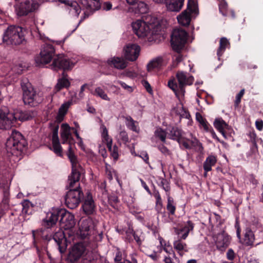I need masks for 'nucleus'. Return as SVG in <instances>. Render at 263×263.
Instances as JSON below:
<instances>
[{
	"label": "nucleus",
	"instance_id": "nucleus-6",
	"mask_svg": "<svg viewBox=\"0 0 263 263\" xmlns=\"http://www.w3.org/2000/svg\"><path fill=\"white\" fill-rule=\"evenodd\" d=\"M157 19L147 16L145 20H137L132 23L134 32L139 37H148L156 34L160 27L156 24Z\"/></svg>",
	"mask_w": 263,
	"mask_h": 263
},
{
	"label": "nucleus",
	"instance_id": "nucleus-50",
	"mask_svg": "<svg viewBox=\"0 0 263 263\" xmlns=\"http://www.w3.org/2000/svg\"><path fill=\"white\" fill-rule=\"evenodd\" d=\"M158 149L164 155L168 156L171 154L170 151L163 144H160L158 146Z\"/></svg>",
	"mask_w": 263,
	"mask_h": 263
},
{
	"label": "nucleus",
	"instance_id": "nucleus-9",
	"mask_svg": "<svg viewBox=\"0 0 263 263\" xmlns=\"http://www.w3.org/2000/svg\"><path fill=\"white\" fill-rule=\"evenodd\" d=\"M93 223L91 219L83 220L80 226V235L82 238L86 239L88 245L92 250H95L98 247V242L103 238L102 232L98 233L92 229Z\"/></svg>",
	"mask_w": 263,
	"mask_h": 263
},
{
	"label": "nucleus",
	"instance_id": "nucleus-63",
	"mask_svg": "<svg viewBox=\"0 0 263 263\" xmlns=\"http://www.w3.org/2000/svg\"><path fill=\"white\" fill-rule=\"evenodd\" d=\"M119 84L124 89H127L129 91H132V89L131 87H130L128 85H127L125 83H124V82H123L122 81H120L119 82Z\"/></svg>",
	"mask_w": 263,
	"mask_h": 263
},
{
	"label": "nucleus",
	"instance_id": "nucleus-17",
	"mask_svg": "<svg viewBox=\"0 0 263 263\" xmlns=\"http://www.w3.org/2000/svg\"><path fill=\"white\" fill-rule=\"evenodd\" d=\"M53 239L58 246L59 252L62 254L64 253L67 249V239L64 232L59 229L58 231L53 234L52 231L51 239Z\"/></svg>",
	"mask_w": 263,
	"mask_h": 263
},
{
	"label": "nucleus",
	"instance_id": "nucleus-53",
	"mask_svg": "<svg viewBox=\"0 0 263 263\" xmlns=\"http://www.w3.org/2000/svg\"><path fill=\"white\" fill-rule=\"evenodd\" d=\"M9 209V203H2L0 204V213L2 215H4L6 211Z\"/></svg>",
	"mask_w": 263,
	"mask_h": 263
},
{
	"label": "nucleus",
	"instance_id": "nucleus-43",
	"mask_svg": "<svg viewBox=\"0 0 263 263\" xmlns=\"http://www.w3.org/2000/svg\"><path fill=\"white\" fill-rule=\"evenodd\" d=\"M119 200L117 196L111 195L108 197V203L115 210H118V204Z\"/></svg>",
	"mask_w": 263,
	"mask_h": 263
},
{
	"label": "nucleus",
	"instance_id": "nucleus-44",
	"mask_svg": "<svg viewBox=\"0 0 263 263\" xmlns=\"http://www.w3.org/2000/svg\"><path fill=\"white\" fill-rule=\"evenodd\" d=\"M155 136L160 139V140L165 142L166 137V133L161 128H157L155 132Z\"/></svg>",
	"mask_w": 263,
	"mask_h": 263
},
{
	"label": "nucleus",
	"instance_id": "nucleus-18",
	"mask_svg": "<svg viewBox=\"0 0 263 263\" xmlns=\"http://www.w3.org/2000/svg\"><path fill=\"white\" fill-rule=\"evenodd\" d=\"M83 198L84 201L82 206L83 212L87 215L93 214L96 211V206L91 193L87 192L86 196Z\"/></svg>",
	"mask_w": 263,
	"mask_h": 263
},
{
	"label": "nucleus",
	"instance_id": "nucleus-52",
	"mask_svg": "<svg viewBox=\"0 0 263 263\" xmlns=\"http://www.w3.org/2000/svg\"><path fill=\"white\" fill-rule=\"evenodd\" d=\"M119 138L124 143H127L129 141L127 133L125 130H122L120 132Z\"/></svg>",
	"mask_w": 263,
	"mask_h": 263
},
{
	"label": "nucleus",
	"instance_id": "nucleus-60",
	"mask_svg": "<svg viewBox=\"0 0 263 263\" xmlns=\"http://www.w3.org/2000/svg\"><path fill=\"white\" fill-rule=\"evenodd\" d=\"M226 9H227V5L226 4L220 5L219 6V11L220 13H221V14L223 16L226 15V14H227Z\"/></svg>",
	"mask_w": 263,
	"mask_h": 263
},
{
	"label": "nucleus",
	"instance_id": "nucleus-37",
	"mask_svg": "<svg viewBox=\"0 0 263 263\" xmlns=\"http://www.w3.org/2000/svg\"><path fill=\"white\" fill-rule=\"evenodd\" d=\"M176 203L174 199L168 196L167 199L166 210L169 215H174L176 212Z\"/></svg>",
	"mask_w": 263,
	"mask_h": 263
},
{
	"label": "nucleus",
	"instance_id": "nucleus-56",
	"mask_svg": "<svg viewBox=\"0 0 263 263\" xmlns=\"http://www.w3.org/2000/svg\"><path fill=\"white\" fill-rule=\"evenodd\" d=\"M155 210L159 214L164 215L165 213V210L163 209V205H155Z\"/></svg>",
	"mask_w": 263,
	"mask_h": 263
},
{
	"label": "nucleus",
	"instance_id": "nucleus-57",
	"mask_svg": "<svg viewBox=\"0 0 263 263\" xmlns=\"http://www.w3.org/2000/svg\"><path fill=\"white\" fill-rule=\"evenodd\" d=\"M102 7L104 10L108 11L111 9L112 4L110 2H105L103 4Z\"/></svg>",
	"mask_w": 263,
	"mask_h": 263
},
{
	"label": "nucleus",
	"instance_id": "nucleus-32",
	"mask_svg": "<svg viewBox=\"0 0 263 263\" xmlns=\"http://www.w3.org/2000/svg\"><path fill=\"white\" fill-rule=\"evenodd\" d=\"M255 240V236L253 231L250 228H247L245 231L243 243L246 246H249L253 245Z\"/></svg>",
	"mask_w": 263,
	"mask_h": 263
},
{
	"label": "nucleus",
	"instance_id": "nucleus-15",
	"mask_svg": "<svg viewBox=\"0 0 263 263\" xmlns=\"http://www.w3.org/2000/svg\"><path fill=\"white\" fill-rule=\"evenodd\" d=\"M198 14V7L194 0H188L187 8L177 16L178 23L184 26L190 25L191 21V14Z\"/></svg>",
	"mask_w": 263,
	"mask_h": 263
},
{
	"label": "nucleus",
	"instance_id": "nucleus-22",
	"mask_svg": "<svg viewBox=\"0 0 263 263\" xmlns=\"http://www.w3.org/2000/svg\"><path fill=\"white\" fill-rule=\"evenodd\" d=\"M140 50V46L136 44L127 46L124 49L125 59L130 61L136 60L139 55Z\"/></svg>",
	"mask_w": 263,
	"mask_h": 263
},
{
	"label": "nucleus",
	"instance_id": "nucleus-4",
	"mask_svg": "<svg viewBox=\"0 0 263 263\" xmlns=\"http://www.w3.org/2000/svg\"><path fill=\"white\" fill-rule=\"evenodd\" d=\"M34 112L30 111L16 110L10 112L8 108L3 106L0 108V129H7L14 125L17 121L29 120L34 117Z\"/></svg>",
	"mask_w": 263,
	"mask_h": 263
},
{
	"label": "nucleus",
	"instance_id": "nucleus-48",
	"mask_svg": "<svg viewBox=\"0 0 263 263\" xmlns=\"http://www.w3.org/2000/svg\"><path fill=\"white\" fill-rule=\"evenodd\" d=\"M248 136L250 138V141L252 143L253 146L256 148L257 147V141H256V134L254 131L250 132L248 134Z\"/></svg>",
	"mask_w": 263,
	"mask_h": 263
},
{
	"label": "nucleus",
	"instance_id": "nucleus-33",
	"mask_svg": "<svg viewBox=\"0 0 263 263\" xmlns=\"http://www.w3.org/2000/svg\"><path fill=\"white\" fill-rule=\"evenodd\" d=\"M22 213L25 215H31L33 212V204L28 199L23 200L21 203Z\"/></svg>",
	"mask_w": 263,
	"mask_h": 263
},
{
	"label": "nucleus",
	"instance_id": "nucleus-34",
	"mask_svg": "<svg viewBox=\"0 0 263 263\" xmlns=\"http://www.w3.org/2000/svg\"><path fill=\"white\" fill-rule=\"evenodd\" d=\"M126 126L131 130L138 133L139 128L138 127V122L135 121L132 117L127 116L125 117Z\"/></svg>",
	"mask_w": 263,
	"mask_h": 263
},
{
	"label": "nucleus",
	"instance_id": "nucleus-40",
	"mask_svg": "<svg viewBox=\"0 0 263 263\" xmlns=\"http://www.w3.org/2000/svg\"><path fill=\"white\" fill-rule=\"evenodd\" d=\"M196 119L203 126L205 131H209L211 127L210 124L207 122L205 119L203 118L199 112H196Z\"/></svg>",
	"mask_w": 263,
	"mask_h": 263
},
{
	"label": "nucleus",
	"instance_id": "nucleus-8",
	"mask_svg": "<svg viewBox=\"0 0 263 263\" xmlns=\"http://www.w3.org/2000/svg\"><path fill=\"white\" fill-rule=\"evenodd\" d=\"M194 79L186 72L178 71L176 77H173L168 81V86L174 91L177 97L179 95L184 96L185 92V87L191 85Z\"/></svg>",
	"mask_w": 263,
	"mask_h": 263
},
{
	"label": "nucleus",
	"instance_id": "nucleus-30",
	"mask_svg": "<svg viewBox=\"0 0 263 263\" xmlns=\"http://www.w3.org/2000/svg\"><path fill=\"white\" fill-rule=\"evenodd\" d=\"M216 156L214 155H209L205 159L203 164V167L205 173L212 170V167L214 166L217 162Z\"/></svg>",
	"mask_w": 263,
	"mask_h": 263
},
{
	"label": "nucleus",
	"instance_id": "nucleus-14",
	"mask_svg": "<svg viewBox=\"0 0 263 263\" xmlns=\"http://www.w3.org/2000/svg\"><path fill=\"white\" fill-rule=\"evenodd\" d=\"M38 7L39 4L37 2L30 0L17 2L14 5L15 12L19 17L27 15L37 9Z\"/></svg>",
	"mask_w": 263,
	"mask_h": 263
},
{
	"label": "nucleus",
	"instance_id": "nucleus-20",
	"mask_svg": "<svg viewBox=\"0 0 263 263\" xmlns=\"http://www.w3.org/2000/svg\"><path fill=\"white\" fill-rule=\"evenodd\" d=\"M231 238L224 231L218 233L216 236L215 243L218 250L223 251L229 246Z\"/></svg>",
	"mask_w": 263,
	"mask_h": 263
},
{
	"label": "nucleus",
	"instance_id": "nucleus-31",
	"mask_svg": "<svg viewBox=\"0 0 263 263\" xmlns=\"http://www.w3.org/2000/svg\"><path fill=\"white\" fill-rule=\"evenodd\" d=\"M184 0H169L168 9L171 11H179L184 5Z\"/></svg>",
	"mask_w": 263,
	"mask_h": 263
},
{
	"label": "nucleus",
	"instance_id": "nucleus-25",
	"mask_svg": "<svg viewBox=\"0 0 263 263\" xmlns=\"http://www.w3.org/2000/svg\"><path fill=\"white\" fill-rule=\"evenodd\" d=\"M168 138L178 141L182 137V130L179 127L173 126L167 128Z\"/></svg>",
	"mask_w": 263,
	"mask_h": 263
},
{
	"label": "nucleus",
	"instance_id": "nucleus-38",
	"mask_svg": "<svg viewBox=\"0 0 263 263\" xmlns=\"http://www.w3.org/2000/svg\"><path fill=\"white\" fill-rule=\"evenodd\" d=\"M107 147L110 153V156L113 158L115 161H117L119 158L118 147L115 145L112 147V140H110L106 143Z\"/></svg>",
	"mask_w": 263,
	"mask_h": 263
},
{
	"label": "nucleus",
	"instance_id": "nucleus-3",
	"mask_svg": "<svg viewBox=\"0 0 263 263\" xmlns=\"http://www.w3.org/2000/svg\"><path fill=\"white\" fill-rule=\"evenodd\" d=\"M84 170L82 168V172L79 173L78 180L74 176L71 175L68 177V185H66L69 191L65 196L64 200L66 205L70 209L76 208L80 204L81 199L84 197L83 193L80 187L79 180L81 174Z\"/></svg>",
	"mask_w": 263,
	"mask_h": 263
},
{
	"label": "nucleus",
	"instance_id": "nucleus-39",
	"mask_svg": "<svg viewBox=\"0 0 263 263\" xmlns=\"http://www.w3.org/2000/svg\"><path fill=\"white\" fill-rule=\"evenodd\" d=\"M133 236L137 244L140 246L144 240L143 232L141 230H134Z\"/></svg>",
	"mask_w": 263,
	"mask_h": 263
},
{
	"label": "nucleus",
	"instance_id": "nucleus-10",
	"mask_svg": "<svg viewBox=\"0 0 263 263\" xmlns=\"http://www.w3.org/2000/svg\"><path fill=\"white\" fill-rule=\"evenodd\" d=\"M3 42L7 45H19L25 42L22 28L17 26H10L5 31Z\"/></svg>",
	"mask_w": 263,
	"mask_h": 263
},
{
	"label": "nucleus",
	"instance_id": "nucleus-12",
	"mask_svg": "<svg viewBox=\"0 0 263 263\" xmlns=\"http://www.w3.org/2000/svg\"><path fill=\"white\" fill-rule=\"evenodd\" d=\"M187 36V33L184 30L174 29L171 39V44L173 50L176 52L181 51L186 43Z\"/></svg>",
	"mask_w": 263,
	"mask_h": 263
},
{
	"label": "nucleus",
	"instance_id": "nucleus-2",
	"mask_svg": "<svg viewBox=\"0 0 263 263\" xmlns=\"http://www.w3.org/2000/svg\"><path fill=\"white\" fill-rule=\"evenodd\" d=\"M58 215L57 209L48 213L46 217L42 220L43 228L32 231L33 244L37 250L46 245L51 239L52 229L58 221Z\"/></svg>",
	"mask_w": 263,
	"mask_h": 263
},
{
	"label": "nucleus",
	"instance_id": "nucleus-23",
	"mask_svg": "<svg viewBox=\"0 0 263 263\" xmlns=\"http://www.w3.org/2000/svg\"><path fill=\"white\" fill-rule=\"evenodd\" d=\"M107 63L111 67L122 70L127 66V63L123 58L114 57L107 60Z\"/></svg>",
	"mask_w": 263,
	"mask_h": 263
},
{
	"label": "nucleus",
	"instance_id": "nucleus-13",
	"mask_svg": "<svg viewBox=\"0 0 263 263\" xmlns=\"http://www.w3.org/2000/svg\"><path fill=\"white\" fill-rule=\"evenodd\" d=\"M84 242L85 245L83 242H78L73 246L66 257L68 262L78 263L86 250H94L90 249L88 245V241L85 240Z\"/></svg>",
	"mask_w": 263,
	"mask_h": 263
},
{
	"label": "nucleus",
	"instance_id": "nucleus-7",
	"mask_svg": "<svg viewBox=\"0 0 263 263\" xmlns=\"http://www.w3.org/2000/svg\"><path fill=\"white\" fill-rule=\"evenodd\" d=\"M27 142L21 133L15 130H12L10 137L5 143L7 157L22 155L27 146Z\"/></svg>",
	"mask_w": 263,
	"mask_h": 263
},
{
	"label": "nucleus",
	"instance_id": "nucleus-64",
	"mask_svg": "<svg viewBox=\"0 0 263 263\" xmlns=\"http://www.w3.org/2000/svg\"><path fill=\"white\" fill-rule=\"evenodd\" d=\"M208 132H210V133L211 134V136L213 139L216 140L217 141H220L219 138L217 136L215 132H214L212 127L210 128V130Z\"/></svg>",
	"mask_w": 263,
	"mask_h": 263
},
{
	"label": "nucleus",
	"instance_id": "nucleus-1",
	"mask_svg": "<svg viewBox=\"0 0 263 263\" xmlns=\"http://www.w3.org/2000/svg\"><path fill=\"white\" fill-rule=\"evenodd\" d=\"M52 60L51 68L55 70H70L75 64L67 55L63 54H55V49L52 45L45 44L40 55L36 57L35 62L38 65L46 64Z\"/></svg>",
	"mask_w": 263,
	"mask_h": 263
},
{
	"label": "nucleus",
	"instance_id": "nucleus-26",
	"mask_svg": "<svg viewBox=\"0 0 263 263\" xmlns=\"http://www.w3.org/2000/svg\"><path fill=\"white\" fill-rule=\"evenodd\" d=\"M62 73V77L59 78L58 82L54 87V89L57 91H59L64 88H68L70 85V82L66 78L67 74L65 73V70Z\"/></svg>",
	"mask_w": 263,
	"mask_h": 263
},
{
	"label": "nucleus",
	"instance_id": "nucleus-58",
	"mask_svg": "<svg viewBox=\"0 0 263 263\" xmlns=\"http://www.w3.org/2000/svg\"><path fill=\"white\" fill-rule=\"evenodd\" d=\"M142 187L146 191L148 194L152 195V192L145 182L142 179H140Z\"/></svg>",
	"mask_w": 263,
	"mask_h": 263
},
{
	"label": "nucleus",
	"instance_id": "nucleus-24",
	"mask_svg": "<svg viewBox=\"0 0 263 263\" xmlns=\"http://www.w3.org/2000/svg\"><path fill=\"white\" fill-rule=\"evenodd\" d=\"M215 128L220 132L225 138H227L226 130L230 129L229 125L221 118L216 119L214 122Z\"/></svg>",
	"mask_w": 263,
	"mask_h": 263
},
{
	"label": "nucleus",
	"instance_id": "nucleus-61",
	"mask_svg": "<svg viewBox=\"0 0 263 263\" xmlns=\"http://www.w3.org/2000/svg\"><path fill=\"white\" fill-rule=\"evenodd\" d=\"M116 257L114 258L115 261L117 262H121L122 259V254L120 251H118L116 254Z\"/></svg>",
	"mask_w": 263,
	"mask_h": 263
},
{
	"label": "nucleus",
	"instance_id": "nucleus-36",
	"mask_svg": "<svg viewBox=\"0 0 263 263\" xmlns=\"http://www.w3.org/2000/svg\"><path fill=\"white\" fill-rule=\"evenodd\" d=\"M183 239L178 238L177 240L174 242V247L178 252L180 255H182V252H187V245L185 243L182 241Z\"/></svg>",
	"mask_w": 263,
	"mask_h": 263
},
{
	"label": "nucleus",
	"instance_id": "nucleus-28",
	"mask_svg": "<svg viewBox=\"0 0 263 263\" xmlns=\"http://www.w3.org/2000/svg\"><path fill=\"white\" fill-rule=\"evenodd\" d=\"M132 5V8L136 14H145L148 10V5L142 1H138Z\"/></svg>",
	"mask_w": 263,
	"mask_h": 263
},
{
	"label": "nucleus",
	"instance_id": "nucleus-29",
	"mask_svg": "<svg viewBox=\"0 0 263 263\" xmlns=\"http://www.w3.org/2000/svg\"><path fill=\"white\" fill-rule=\"evenodd\" d=\"M82 4L86 8L90 11H95L99 10L101 6V2L100 0H83Z\"/></svg>",
	"mask_w": 263,
	"mask_h": 263
},
{
	"label": "nucleus",
	"instance_id": "nucleus-21",
	"mask_svg": "<svg viewBox=\"0 0 263 263\" xmlns=\"http://www.w3.org/2000/svg\"><path fill=\"white\" fill-rule=\"evenodd\" d=\"M194 226V223L192 221L188 220L184 222V224L180 228L175 229L176 234L178 235V238L185 240L187 237L189 233L193 231Z\"/></svg>",
	"mask_w": 263,
	"mask_h": 263
},
{
	"label": "nucleus",
	"instance_id": "nucleus-55",
	"mask_svg": "<svg viewBox=\"0 0 263 263\" xmlns=\"http://www.w3.org/2000/svg\"><path fill=\"white\" fill-rule=\"evenodd\" d=\"M227 258L229 260H233L235 257V253L234 251L232 249H230L228 250V252L227 253Z\"/></svg>",
	"mask_w": 263,
	"mask_h": 263
},
{
	"label": "nucleus",
	"instance_id": "nucleus-49",
	"mask_svg": "<svg viewBox=\"0 0 263 263\" xmlns=\"http://www.w3.org/2000/svg\"><path fill=\"white\" fill-rule=\"evenodd\" d=\"M102 127L103 131L102 132V136L106 142V143H108L110 140H112V139L109 138L106 127L104 125H102Z\"/></svg>",
	"mask_w": 263,
	"mask_h": 263
},
{
	"label": "nucleus",
	"instance_id": "nucleus-19",
	"mask_svg": "<svg viewBox=\"0 0 263 263\" xmlns=\"http://www.w3.org/2000/svg\"><path fill=\"white\" fill-rule=\"evenodd\" d=\"M177 142L181 147H183L186 149H191L192 147H197L198 148V151L201 152L203 149L202 144L196 138L190 140L182 137Z\"/></svg>",
	"mask_w": 263,
	"mask_h": 263
},
{
	"label": "nucleus",
	"instance_id": "nucleus-47",
	"mask_svg": "<svg viewBox=\"0 0 263 263\" xmlns=\"http://www.w3.org/2000/svg\"><path fill=\"white\" fill-rule=\"evenodd\" d=\"M244 93H245V89H242L236 95V99H235V101L234 102V107H235V108H237L239 106V104H240V103L241 102V98L243 96Z\"/></svg>",
	"mask_w": 263,
	"mask_h": 263
},
{
	"label": "nucleus",
	"instance_id": "nucleus-27",
	"mask_svg": "<svg viewBox=\"0 0 263 263\" xmlns=\"http://www.w3.org/2000/svg\"><path fill=\"white\" fill-rule=\"evenodd\" d=\"M163 65V60L161 57H157L151 61L147 65L148 71L160 70Z\"/></svg>",
	"mask_w": 263,
	"mask_h": 263
},
{
	"label": "nucleus",
	"instance_id": "nucleus-35",
	"mask_svg": "<svg viewBox=\"0 0 263 263\" xmlns=\"http://www.w3.org/2000/svg\"><path fill=\"white\" fill-rule=\"evenodd\" d=\"M230 45L229 41L226 37H222L220 40L219 47L217 51V55L218 59L219 60L221 56L224 52L227 46Z\"/></svg>",
	"mask_w": 263,
	"mask_h": 263
},
{
	"label": "nucleus",
	"instance_id": "nucleus-62",
	"mask_svg": "<svg viewBox=\"0 0 263 263\" xmlns=\"http://www.w3.org/2000/svg\"><path fill=\"white\" fill-rule=\"evenodd\" d=\"M255 125L256 128L259 130H262L263 128V122L262 120L256 121L255 122Z\"/></svg>",
	"mask_w": 263,
	"mask_h": 263
},
{
	"label": "nucleus",
	"instance_id": "nucleus-5",
	"mask_svg": "<svg viewBox=\"0 0 263 263\" xmlns=\"http://www.w3.org/2000/svg\"><path fill=\"white\" fill-rule=\"evenodd\" d=\"M71 128L67 123H63L61 125V137L62 144L68 143V151L67 156L71 164L72 175L74 176L78 180L79 175V173L82 172V167L79 164L77 157L74 154L72 148V145H74V139L71 133Z\"/></svg>",
	"mask_w": 263,
	"mask_h": 263
},
{
	"label": "nucleus",
	"instance_id": "nucleus-54",
	"mask_svg": "<svg viewBox=\"0 0 263 263\" xmlns=\"http://www.w3.org/2000/svg\"><path fill=\"white\" fill-rule=\"evenodd\" d=\"M9 192L5 190L3 192V198L2 201V203H9Z\"/></svg>",
	"mask_w": 263,
	"mask_h": 263
},
{
	"label": "nucleus",
	"instance_id": "nucleus-59",
	"mask_svg": "<svg viewBox=\"0 0 263 263\" xmlns=\"http://www.w3.org/2000/svg\"><path fill=\"white\" fill-rule=\"evenodd\" d=\"M143 85L148 92L151 93L152 91V87L147 81H144L143 83Z\"/></svg>",
	"mask_w": 263,
	"mask_h": 263
},
{
	"label": "nucleus",
	"instance_id": "nucleus-16",
	"mask_svg": "<svg viewBox=\"0 0 263 263\" xmlns=\"http://www.w3.org/2000/svg\"><path fill=\"white\" fill-rule=\"evenodd\" d=\"M58 220L61 227L66 230L72 228L75 225L74 216L64 209H57Z\"/></svg>",
	"mask_w": 263,
	"mask_h": 263
},
{
	"label": "nucleus",
	"instance_id": "nucleus-41",
	"mask_svg": "<svg viewBox=\"0 0 263 263\" xmlns=\"http://www.w3.org/2000/svg\"><path fill=\"white\" fill-rule=\"evenodd\" d=\"M52 150L54 153L59 156H62V147L60 144L59 140H52Z\"/></svg>",
	"mask_w": 263,
	"mask_h": 263
},
{
	"label": "nucleus",
	"instance_id": "nucleus-45",
	"mask_svg": "<svg viewBox=\"0 0 263 263\" xmlns=\"http://www.w3.org/2000/svg\"><path fill=\"white\" fill-rule=\"evenodd\" d=\"M134 229L132 228L129 227L126 231H125V241L131 243L133 242L134 241V239L133 238V234Z\"/></svg>",
	"mask_w": 263,
	"mask_h": 263
},
{
	"label": "nucleus",
	"instance_id": "nucleus-42",
	"mask_svg": "<svg viewBox=\"0 0 263 263\" xmlns=\"http://www.w3.org/2000/svg\"><path fill=\"white\" fill-rule=\"evenodd\" d=\"M94 95L99 97L103 100L109 101V98L108 97L107 94L105 92L104 90L100 87H97L93 93Z\"/></svg>",
	"mask_w": 263,
	"mask_h": 263
},
{
	"label": "nucleus",
	"instance_id": "nucleus-46",
	"mask_svg": "<svg viewBox=\"0 0 263 263\" xmlns=\"http://www.w3.org/2000/svg\"><path fill=\"white\" fill-rule=\"evenodd\" d=\"M70 105L71 103L69 102L63 104L59 108L58 112L65 116Z\"/></svg>",
	"mask_w": 263,
	"mask_h": 263
},
{
	"label": "nucleus",
	"instance_id": "nucleus-51",
	"mask_svg": "<svg viewBox=\"0 0 263 263\" xmlns=\"http://www.w3.org/2000/svg\"><path fill=\"white\" fill-rule=\"evenodd\" d=\"M59 125H54L52 127V140H59L58 137V130H59Z\"/></svg>",
	"mask_w": 263,
	"mask_h": 263
},
{
	"label": "nucleus",
	"instance_id": "nucleus-11",
	"mask_svg": "<svg viewBox=\"0 0 263 263\" xmlns=\"http://www.w3.org/2000/svg\"><path fill=\"white\" fill-rule=\"evenodd\" d=\"M23 91V100L25 104L35 106L42 102V99L39 96L30 83L27 81L21 83Z\"/></svg>",
	"mask_w": 263,
	"mask_h": 263
}]
</instances>
